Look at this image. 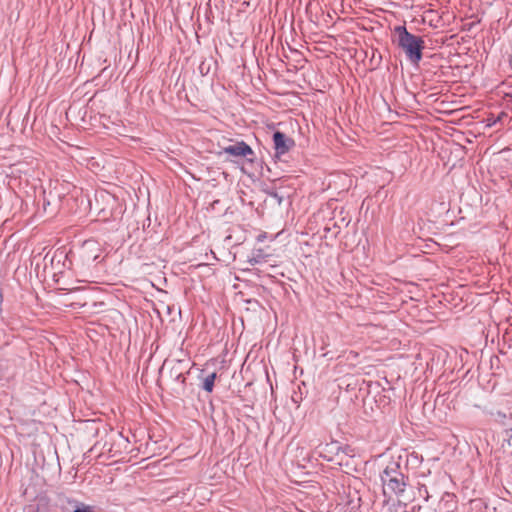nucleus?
<instances>
[{"label":"nucleus","instance_id":"nucleus-1","mask_svg":"<svg viewBox=\"0 0 512 512\" xmlns=\"http://www.w3.org/2000/svg\"><path fill=\"white\" fill-rule=\"evenodd\" d=\"M399 461H390L380 474L384 495L401 496L408 485V477Z\"/></svg>","mask_w":512,"mask_h":512},{"label":"nucleus","instance_id":"nucleus-2","mask_svg":"<svg viewBox=\"0 0 512 512\" xmlns=\"http://www.w3.org/2000/svg\"><path fill=\"white\" fill-rule=\"evenodd\" d=\"M394 33L397 35V44L405 52L407 58L414 64H418L422 59V50L424 49V40L411 34L403 25L396 26Z\"/></svg>","mask_w":512,"mask_h":512},{"label":"nucleus","instance_id":"nucleus-3","mask_svg":"<svg viewBox=\"0 0 512 512\" xmlns=\"http://www.w3.org/2000/svg\"><path fill=\"white\" fill-rule=\"evenodd\" d=\"M223 154H228L235 158L246 157V158H248L249 161H252V158H250V156L251 157L254 156V151L246 142L236 141L234 144L223 147L218 152L219 156H221Z\"/></svg>","mask_w":512,"mask_h":512},{"label":"nucleus","instance_id":"nucleus-4","mask_svg":"<svg viewBox=\"0 0 512 512\" xmlns=\"http://www.w3.org/2000/svg\"><path fill=\"white\" fill-rule=\"evenodd\" d=\"M273 143L276 157L286 154L294 145V141L281 131L274 132Z\"/></svg>","mask_w":512,"mask_h":512},{"label":"nucleus","instance_id":"nucleus-5","mask_svg":"<svg viewBox=\"0 0 512 512\" xmlns=\"http://www.w3.org/2000/svg\"><path fill=\"white\" fill-rule=\"evenodd\" d=\"M342 445L338 441H331L329 443L318 445L316 452L319 457L326 461H334L335 456L339 455Z\"/></svg>","mask_w":512,"mask_h":512},{"label":"nucleus","instance_id":"nucleus-6","mask_svg":"<svg viewBox=\"0 0 512 512\" xmlns=\"http://www.w3.org/2000/svg\"><path fill=\"white\" fill-rule=\"evenodd\" d=\"M99 252H100L99 244L94 240H88V241H85L82 246L81 257L87 263L95 262L100 257Z\"/></svg>","mask_w":512,"mask_h":512},{"label":"nucleus","instance_id":"nucleus-7","mask_svg":"<svg viewBox=\"0 0 512 512\" xmlns=\"http://www.w3.org/2000/svg\"><path fill=\"white\" fill-rule=\"evenodd\" d=\"M454 495L451 493H444L440 502H439V510L441 512H450L454 506Z\"/></svg>","mask_w":512,"mask_h":512},{"label":"nucleus","instance_id":"nucleus-8","mask_svg":"<svg viewBox=\"0 0 512 512\" xmlns=\"http://www.w3.org/2000/svg\"><path fill=\"white\" fill-rule=\"evenodd\" d=\"M267 255L264 254L262 249H258L253 251L251 257H249L248 262L251 265H257L266 262Z\"/></svg>","mask_w":512,"mask_h":512},{"label":"nucleus","instance_id":"nucleus-9","mask_svg":"<svg viewBox=\"0 0 512 512\" xmlns=\"http://www.w3.org/2000/svg\"><path fill=\"white\" fill-rule=\"evenodd\" d=\"M216 378H217V374L215 372H212V373L208 374L207 376H205L203 379L202 388L206 392L211 393L213 391Z\"/></svg>","mask_w":512,"mask_h":512},{"label":"nucleus","instance_id":"nucleus-10","mask_svg":"<svg viewBox=\"0 0 512 512\" xmlns=\"http://www.w3.org/2000/svg\"><path fill=\"white\" fill-rule=\"evenodd\" d=\"M418 494L420 497H422L425 501H428L430 498V493L428 490V486L426 483H418L417 486Z\"/></svg>","mask_w":512,"mask_h":512},{"label":"nucleus","instance_id":"nucleus-11","mask_svg":"<svg viewBox=\"0 0 512 512\" xmlns=\"http://www.w3.org/2000/svg\"><path fill=\"white\" fill-rule=\"evenodd\" d=\"M73 512H94V509L92 506L81 503L76 507V509Z\"/></svg>","mask_w":512,"mask_h":512},{"label":"nucleus","instance_id":"nucleus-12","mask_svg":"<svg viewBox=\"0 0 512 512\" xmlns=\"http://www.w3.org/2000/svg\"><path fill=\"white\" fill-rule=\"evenodd\" d=\"M340 452L344 453L345 455L347 456H353V449L346 445V446H342V449L340 450Z\"/></svg>","mask_w":512,"mask_h":512},{"label":"nucleus","instance_id":"nucleus-13","mask_svg":"<svg viewBox=\"0 0 512 512\" xmlns=\"http://www.w3.org/2000/svg\"><path fill=\"white\" fill-rule=\"evenodd\" d=\"M506 116V113L505 112H501L496 119L493 120V124H496L497 122H500L503 117Z\"/></svg>","mask_w":512,"mask_h":512},{"label":"nucleus","instance_id":"nucleus-14","mask_svg":"<svg viewBox=\"0 0 512 512\" xmlns=\"http://www.w3.org/2000/svg\"><path fill=\"white\" fill-rule=\"evenodd\" d=\"M265 238V234H261L258 236V241H263Z\"/></svg>","mask_w":512,"mask_h":512},{"label":"nucleus","instance_id":"nucleus-15","mask_svg":"<svg viewBox=\"0 0 512 512\" xmlns=\"http://www.w3.org/2000/svg\"><path fill=\"white\" fill-rule=\"evenodd\" d=\"M177 378H178V379H179V378H181V379H182V382H185V377H184L182 374H179V375L177 376Z\"/></svg>","mask_w":512,"mask_h":512},{"label":"nucleus","instance_id":"nucleus-16","mask_svg":"<svg viewBox=\"0 0 512 512\" xmlns=\"http://www.w3.org/2000/svg\"><path fill=\"white\" fill-rule=\"evenodd\" d=\"M3 301V296H2V293L0 292V304L2 303Z\"/></svg>","mask_w":512,"mask_h":512},{"label":"nucleus","instance_id":"nucleus-17","mask_svg":"<svg viewBox=\"0 0 512 512\" xmlns=\"http://www.w3.org/2000/svg\"><path fill=\"white\" fill-rule=\"evenodd\" d=\"M494 125L493 120H490V123H488V126Z\"/></svg>","mask_w":512,"mask_h":512}]
</instances>
